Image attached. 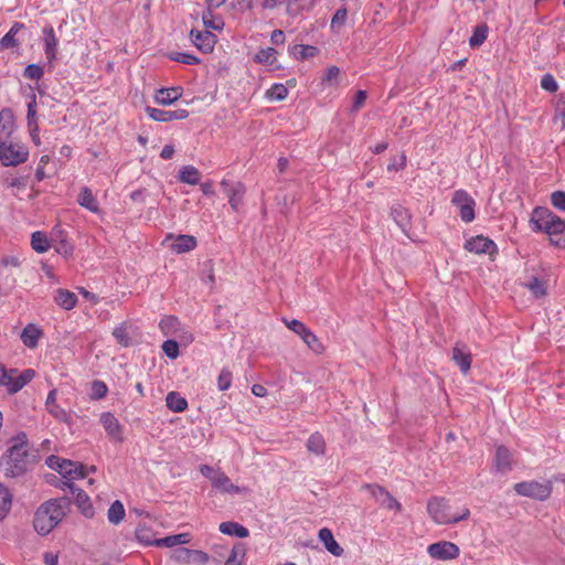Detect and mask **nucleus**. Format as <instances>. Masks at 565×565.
<instances>
[{
  "instance_id": "nucleus-12",
  "label": "nucleus",
  "mask_w": 565,
  "mask_h": 565,
  "mask_svg": "<svg viewBox=\"0 0 565 565\" xmlns=\"http://www.w3.org/2000/svg\"><path fill=\"white\" fill-rule=\"evenodd\" d=\"M465 249L470 253L487 254L490 256L498 253L497 244L483 235H477L467 239L465 242Z\"/></svg>"
},
{
  "instance_id": "nucleus-41",
  "label": "nucleus",
  "mask_w": 565,
  "mask_h": 565,
  "mask_svg": "<svg viewBox=\"0 0 565 565\" xmlns=\"http://www.w3.org/2000/svg\"><path fill=\"white\" fill-rule=\"evenodd\" d=\"M12 507V493L9 489L0 483V521L3 520Z\"/></svg>"
},
{
  "instance_id": "nucleus-61",
  "label": "nucleus",
  "mask_w": 565,
  "mask_h": 565,
  "mask_svg": "<svg viewBox=\"0 0 565 565\" xmlns=\"http://www.w3.org/2000/svg\"><path fill=\"white\" fill-rule=\"evenodd\" d=\"M347 17H348V11L345 8L338 9L331 20V28L332 29L341 28L344 24Z\"/></svg>"
},
{
  "instance_id": "nucleus-1",
  "label": "nucleus",
  "mask_w": 565,
  "mask_h": 565,
  "mask_svg": "<svg viewBox=\"0 0 565 565\" xmlns=\"http://www.w3.org/2000/svg\"><path fill=\"white\" fill-rule=\"evenodd\" d=\"M70 502L65 498L52 499L42 503L35 511L33 527L40 535H47L65 518Z\"/></svg>"
},
{
  "instance_id": "nucleus-34",
  "label": "nucleus",
  "mask_w": 565,
  "mask_h": 565,
  "mask_svg": "<svg viewBox=\"0 0 565 565\" xmlns=\"http://www.w3.org/2000/svg\"><path fill=\"white\" fill-rule=\"evenodd\" d=\"M24 29V24L20 22L13 23L10 30L2 36L0 40V45L3 49H12L19 45L15 36L17 34Z\"/></svg>"
},
{
  "instance_id": "nucleus-25",
  "label": "nucleus",
  "mask_w": 565,
  "mask_h": 565,
  "mask_svg": "<svg viewBox=\"0 0 565 565\" xmlns=\"http://www.w3.org/2000/svg\"><path fill=\"white\" fill-rule=\"evenodd\" d=\"M452 359L463 374H467L471 367V354L466 345L456 344L452 349Z\"/></svg>"
},
{
  "instance_id": "nucleus-58",
  "label": "nucleus",
  "mask_w": 565,
  "mask_h": 565,
  "mask_svg": "<svg viewBox=\"0 0 565 565\" xmlns=\"http://www.w3.org/2000/svg\"><path fill=\"white\" fill-rule=\"evenodd\" d=\"M541 87L548 93H555L558 84L552 74H545L541 78Z\"/></svg>"
},
{
  "instance_id": "nucleus-23",
  "label": "nucleus",
  "mask_w": 565,
  "mask_h": 565,
  "mask_svg": "<svg viewBox=\"0 0 565 565\" xmlns=\"http://www.w3.org/2000/svg\"><path fill=\"white\" fill-rule=\"evenodd\" d=\"M52 241L55 242V252L64 257L72 256L74 252L73 245L66 239L64 231L60 227H54L52 232Z\"/></svg>"
},
{
  "instance_id": "nucleus-38",
  "label": "nucleus",
  "mask_w": 565,
  "mask_h": 565,
  "mask_svg": "<svg viewBox=\"0 0 565 565\" xmlns=\"http://www.w3.org/2000/svg\"><path fill=\"white\" fill-rule=\"evenodd\" d=\"M391 215L394 222L401 227V230L406 233L409 225V213L402 205H394L392 207Z\"/></svg>"
},
{
  "instance_id": "nucleus-15",
  "label": "nucleus",
  "mask_w": 565,
  "mask_h": 565,
  "mask_svg": "<svg viewBox=\"0 0 565 565\" xmlns=\"http://www.w3.org/2000/svg\"><path fill=\"white\" fill-rule=\"evenodd\" d=\"M44 337L43 329L35 323H28L21 334L20 340L24 347L30 350L38 348L40 340Z\"/></svg>"
},
{
  "instance_id": "nucleus-13",
  "label": "nucleus",
  "mask_w": 565,
  "mask_h": 565,
  "mask_svg": "<svg viewBox=\"0 0 565 565\" xmlns=\"http://www.w3.org/2000/svg\"><path fill=\"white\" fill-rule=\"evenodd\" d=\"M221 186L228 196V203L234 211H237L242 205L243 198L245 194V186L241 182H230L228 180H222Z\"/></svg>"
},
{
  "instance_id": "nucleus-40",
  "label": "nucleus",
  "mask_w": 565,
  "mask_h": 565,
  "mask_svg": "<svg viewBox=\"0 0 565 565\" xmlns=\"http://www.w3.org/2000/svg\"><path fill=\"white\" fill-rule=\"evenodd\" d=\"M181 322L173 316H166L159 322V328L164 335H174L180 330Z\"/></svg>"
},
{
  "instance_id": "nucleus-14",
  "label": "nucleus",
  "mask_w": 565,
  "mask_h": 565,
  "mask_svg": "<svg viewBox=\"0 0 565 565\" xmlns=\"http://www.w3.org/2000/svg\"><path fill=\"white\" fill-rule=\"evenodd\" d=\"M190 36L193 44L203 53L212 52L216 43L215 34L209 30H191Z\"/></svg>"
},
{
  "instance_id": "nucleus-42",
  "label": "nucleus",
  "mask_w": 565,
  "mask_h": 565,
  "mask_svg": "<svg viewBox=\"0 0 565 565\" xmlns=\"http://www.w3.org/2000/svg\"><path fill=\"white\" fill-rule=\"evenodd\" d=\"M524 287L527 288L536 298H541L546 295V282L539 277H531L527 282H524Z\"/></svg>"
},
{
  "instance_id": "nucleus-26",
  "label": "nucleus",
  "mask_w": 565,
  "mask_h": 565,
  "mask_svg": "<svg viewBox=\"0 0 565 565\" xmlns=\"http://www.w3.org/2000/svg\"><path fill=\"white\" fill-rule=\"evenodd\" d=\"M57 392L55 388L51 390L47 394L45 406L47 412L57 420L66 422L68 419V415L64 408H62L57 403Z\"/></svg>"
},
{
  "instance_id": "nucleus-46",
  "label": "nucleus",
  "mask_w": 565,
  "mask_h": 565,
  "mask_svg": "<svg viewBox=\"0 0 565 565\" xmlns=\"http://www.w3.org/2000/svg\"><path fill=\"white\" fill-rule=\"evenodd\" d=\"M288 95V89L284 84L276 83L266 92V97L269 100H284Z\"/></svg>"
},
{
  "instance_id": "nucleus-31",
  "label": "nucleus",
  "mask_w": 565,
  "mask_h": 565,
  "mask_svg": "<svg viewBox=\"0 0 565 565\" xmlns=\"http://www.w3.org/2000/svg\"><path fill=\"white\" fill-rule=\"evenodd\" d=\"M54 301L63 309L71 310L77 303V297L67 289H57L54 295Z\"/></svg>"
},
{
  "instance_id": "nucleus-33",
  "label": "nucleus",
  "mask_w": 565,
  "mask_h": 565,
  "mask_svg": "<svg viewBox=\"0 0 565 565\" xmlns=\"http://www.w3.org/2000/svg\"><path fill=\"white\" fill-rule=\"evenodd\" d=\"M31 246L40 254L46 253L51 247V239L45 232L36 231L31 235Z\"/></svg>"
},
{
  "instance_id": "nucleus-27",
  "label": "nucleus",
  "mask_w": 565,
  "mask_h": 565,
  "mask_svg": "<svg viewBox=\"0 0 565 565\" xmlns=\"http://www.w3.org/2000/svg\"><path fill=\"white\" fill-rule=\"evenodd\" d=\"M182 95V88L180 86L160 88L156 92L154 100L159 105H171L178 100Z\"/></svg>"
},
{
  "instance_id": "nucleus-53",
  "label": "nucleus",
  "mask_w": 565,
  "mask_h": 565,
  "mask_svg": "<svg viewBox=\"0 0 565 565\" xmlns=\"http://www.w3.org/2000/svg\"><path fill=\"white\" fill-rule=\"evenodd\" d=\"M340 68L338 66H330L326 70V74L322 78L323 83L329 86H335L339 84Z\"/></svg>"
},
{
  "instance_id": "nucleus-10",
  "label": "nucleus",
  "mask_w": 565,
  "mask_h": 565,
  "mask_svg": "<svg viewBox=\"0 0 565 565\" xmlns=\"http://www.w3.org/2000/svg\"><path fill=\"white\" fill-rule=\"evenodd\" d=\"M451 202L459 210V216L465 223H471L475 217L476 202L465 190H457L454 193Z\"/></svg>"
},
{
  "instance_id": "nucleus-48",
  "label": "nucleus",
  "mask_w": 565,
  "mask_h": 565,
  "mask_svg": "<svg viewBox=\"0 0 565 565\" xmlns=\"http://www.w3.org/2000/svg\"><path fill=\"white\" fill-rule=\"evenodd\" d=\"M145 111L152 120L160 121V122L171 121V110H164V109L147 106L145 108Z\"/></svg>"
},
{
  "instance_id": "nucleus-55",
  "label": "nucleus",
  "mask_w": 565,
  "mask_h": 565,
  "mask_svg": "<svg viewBox=\"0 0 565 565\" xmlns=\"http://www.w3.org/2000/svg\"><path fill=\"white\" fill-rule=\"evenodd\" d=\"M108 387L107 385L99 380H96L92 383V398L93 399H102L107 395Z\"/></svg>"
},
{
  "instance_id": "nucleus-6",
  "label": "nucleus",
  "mask_w": 565,
  "mask_h": 565,
  "mask_svg": "<svg viewBox=\"0 0 565 565\" xmlns=\"http://www.w3.org/2000/svg\"><path fill=\"white\" fill-rule=\"evenodd\" d=\"M200 472L211 481L213 488L223 493L239 494L246 492V488L234 484L220 468L202 465Z\"/></svg>"
},
{
  "instance_id": "nucleus-45",
  "label": "nucleus",
  "mask_w": 565,
  "mask_h": 565,
  "mask_svg": "<svg viewBox=\"0 0 565 565\" xmlns=\"http://www.w3.org/2000/svg\"><path fill=\"white\" fill-rule=\"evenodd\" d=\"M246 551L242 544L233 546L230 556L225 561L224 565H243Z\"/></svg>"
},
{
  "instance_id": "nucleus-56",
  "label": "nucleus",
  "mask_w": 565,
  "mask_h": 565,
  "mask_svg": "<svg viewBox=\"0 0 565 565\" xmlns=\"http://www.w3.org/2000/svg\"><path fill=\"white\" fill-rule=\"evenodd\" d=\"M171 60L186 65H194L200 62V60L193 54L183 52L173 53L171 55Z\"/></svg>"
},
{
  "instance_id": "nucleus-4",
  "label": "nucleus",
  "mask_w": 565,
  "mask_h": 565,
  "mask_svg": "<svg viewBox=\"0 0 565 565\" xmlns=\"http://www.w3.org/2000/svg\"><path fill=\"white\" fill-rule=\"evenodd\" d=\"M427 513L430 519L439 525L456 524L470 515L467 507L460 513H451L449 501L443 497H431L427 502Z\"/></svg>"
},
{
  "instance_id": "nucleus-63",
  "label": "nucleus",
  "mask_w": 565,
  "mask_h": 565,
  "mask_svg": "<svg viewBox=\"0 0 565 565\" xmlns=\"http://www.w3.org/2000/svg\"><path fill=\"white\" fill-rule=\"evenodd\" d=\"M553 206L562 212H565V192L555 191L551 195Z\"/></svg>"
},
{
  "instance_id": "nucleus-19",
  "label": "nucleus",
  "mask_w": 565,
  "mask_h": 565,
  "mask_svg": "<svg viewBox=\"0 0 565 565\" xmlns=\"http://www.w3.org/2000/svg\"><path fill=\"white\" fill-rule=\"evenodd\" d=\"M68 489L75 495V504L81 513L85 518L92 519L95 515V509L89 497L82 489L75 487L74 484H68Z\"/></svg>"
},
{
  "instance_id": "nucleus-47",
  "label": "nucleus",
  "mask_w": 565,
  "mask_h": 565,
  "mask_svg": "<svg viewBox=\"0 0 565 565\" xmlns=\"http://www.w3.org/2000/svg\"><path fill=\"white\" fill-rule=\"evenodd\" d=\"M191 556H192V548L184 547L183 545L181 547H178L172 551L171 558L183 565L191 564Z\"/></svg>"
},
{
  "instance_id": "nucleus-60",
  "label": "nucleus",
  "mask_w": 565,
  "mask_h": 565,
  "mask_svg": "<svg viewBox=\"0 0 565 565\" xmlns=\"http://www.w3.org/2000/svg\"><path fill=\"white\" fill-rule=\"evenodd\" d=\"M45 462L49 468L57 471L61 475L63 469H65V465L63 463L66 462V459L52 455L46 458Z\"/></svg>"
},
{
  "instance_id": "nucleus-39",
  "label": "nucleus",
  "mask_w": 565,
  "mask_h": 565,
  "mask_svg": "<svg viewBox=\"0 0 565 565\" xmlns=\"http://www.w3.org/2000/svg\"><path fill=\"white\" fill-rule=\"evenodd\" d=\"M306 447L311 454L316 456H322L326 451L324 438L321 434L315 433L308 438Z\"/></svg>"
},
{
  "instance_id": "nucleus-16",
  "label": "nucleus",
  "mask_w": 565,
  "mask_h": 565,
  "mask_svg": "<svg viewBox=\"0 0 565 565\" xmlns=\"http://www.w3.org/2000/svg\"><path fill=\"white\" fill-rule=\"evenodd\" d=\"M366 489L370 491V494L375 499V501L382 507L388 510H401V504L394 499L388 491H386L383 487L380 486H366Z\"/></svg>"
},
{
  "instance_id": "nucleus-49",
  "label": "nucleus",
  "mask_w": 565,
  "mask_h": 565,
  "mask_svg": "<svg viewBox=\"0 0 565 565\" xmlns=\"http://www.w3.org/2000/svg\"><path fill=\"white\" fill-rule=\"evenodd\" d=\"M113 335L116 341L122 347H129L131 344V338L128 332V327L122 323L116 327L113 331Z\"/></svg>"
},
{
  "instance_id": "nucleus-36",
  "label": "nucleus",
  "mask_w": 565,
  "mask_h": 565,
  "mask_svg": "<svg viewBox=\"0 0 565 565\" xmlns=\"http://www.w3.org/2000/svg\"><path fill=\"white\" fill-rule=\"evenodd\" d=\"M201 173L193 166H184L179 171V180L182 183L195 185L200 182Z\"/></svg>"
},
{
  "instance_id": "nucleus-7",
  "label": "nucleus",
  "mask_w": 565,
  "mask_h": 565,
  "mask_svg": "<svg viewBox=\"0 0 565 565\" xmlns=\"http://www.w3.org/2000/svg\"><path fill=\"white\" fill-rule=\"evenodd\" d=\"M29 158V150L18 142L0 141V162L4 167H15L24 163Z\"/></svg>"
},
{
  "instance_id": "nucleus-8",
  "label": "nucleus",
  "mask_w": 565,
  "mask_h": 565,
  "mask_svg": "<svg viewBox=\"0 0 565 565\" xmlns=\"http://www.w3.org/2000/svg\"><path fill=\"white\" fill-rule=\"evenodd\" d=\"M284 322L289 330H291L294 333L301 338V340L308 345L310 350H312L316 353H321L323 351V345L318 339V337L310 329H308L300 320L284 319Z\"/></svg>"
},
{
  "instance_id": "nucleus-57",
  "label": "nucleus",
  "mask_w": 565,
  "mask_h": 565,
  "mask_svg": "<svg viewBox=\"0 0 565 565\" xmlns=\"http://www.w3.org/2000/svg\"><path fill=\"white\" fill-rule=\"evenodd\" d=\"M232 385V373L227 369H223L217 377V387L220 391H227Z\"/></svg>"
},
{
  "instance_id": "nucleus-18",
  "label": "nucleus",
  "mask_w": 565,
  "mask_h": 565,
  "mask_svg": "<svg viewBox=\"0 0 565 565\" xmlns=\"http://www.w3.org/2000/svg\"><path fill=\"white\" fill-rule=\"evenodd\" d=\"M172 239L171 250L177 254H183L193 250L198 246V241L192 235L180 234L177 236L168 235L166 241Z\"/></svg>"
},
{
  "instance_id": "nucleus-51",
  "label": "nucleus",
  "mask_w": 565,
  "mask_h": 565,
  "mask_svg": "<svg viewBox=\"0 0 565 565\" xmlns=\"http://www.w3.org/2000/svg\"><path fill=\"white\" fill-rule=\"evenodd\" d=\"M161 349L163 353L171 360H175L180 354L179 343L172 339L166 340L162 343Z\"/></svg>"
},
{
  "instance_id": "nucleus-2",
  "label": "nucleus",
  "mask_w": 565,
  "mask_h": 565,
  "mask_svg": "<svg viewBox=\"0 0 565 565\" xmlns=\"http://www.w3.org/2000/svg\"><path fill=\"white\" fill-rule=\"evenodd\" d=\"M28 437L19 433L9 440V449L0 459V466L6 477H18L26 470Z\"/></svg>"
},
{
  "instance_id": "nucleus-37",
  "label": "nucleus",
  "mask_w": 565,
  "mask_h": 565,
  "mask_svg": "<svg viewBox=\"0 0 565 565\" xmlns=\"http://www.w3.org/2000/svg\"><path fill=\"white\" fill-rule=\"evenodd\" d=\"M167 407L175 413H181L186 409L188 402L178 392H170L166 397Z\"/></svg>"
},
{
  "instance_id": "nucleus-11",
  "label": "nucleus",
  "mask_w": 565,
  "mask_h": 565,
  "mask_svg": "<svg viewBox=\"0 0 565 565\" xmlns=\"http://www.w3.org/2000/svg\"><path fill=\"white\" fill-rule=\"evenodd\" d=\"M428 555L437 561H450L459 556V547L448 541H440L428 545Z\"/></svg>"
},
{
  "instance_id": "nucleus-50",
  "label": "nucleus",
  "mask_w": 565,
  "mask_h": 565,
  "mask_svg": "<svg viewBox=\"0 0 565 565\" xmlns=\"http://www.w3.org/2000/svg\"><path fill=\"white\" fill-rule=\"evenodd\" d=\"M136 539L138 542L145 544V545H156V542L158 539H154V535L151 531V529L147 526H140L136 531Z\"/></svg>"
},
{
  "instance_id": "nucleus-28",
  "label": "nucleus",
  "mask_w": 565,
  "mask_h": 565,
  "mask_svg": "<svg viewBox=\"0 0 565 565\" xmlns=\"http://www.w3.org/2000/svg\"><path fill=\"white\" fill-rule=\"evenodd\" d=\"M191 541H192V535L190 533L184 532V533L168 535L166 537L158 539L156 542V546L169 547V548H172L175 546L181 547L182 545H186V544L191 543Z\"/></svg>"
},
{
  "instance_id": "nucleus-64",
  "label": "nucleus",
  "mask_w": 565,
  "mask_h": 565,
  "mask_svg": "<svg viewBox=\"0 0 565 565\" xmlns=\"http://www.w3.org/2000/svg\"><path fill=\"white\" fill-rule=\"evenodd\" d=\"M406 166V156L405 153H402L398 157H394L390 160V163L387 164L388 171H399L403 170Z\"/></svg>"
},
{
  "instance_id": "nucleus-5",
  "label": "nucleus",
  "mask_w": 565,
  "mask_h": 565,
  "mask_svg": "<svg viewBox=\"0 0 565 565\" xmlns=\"http://www.w3.org/2000/svg\"><path fill=\"white\" fill-rule=\"evenodd\" d=\"M35 376L32 369L20 372L17 369H7L0 364V386L6 388L9 394H15L21 391Z\"/></svg>"
},
{
  "instance_id": "nucleus-35",
  "label": "nucleus",
  "mask_w": 565,
  "mask_h": 565,
  "mask_svg": "<svg viewBox=\"0 0 565 565\" xmlns=\"http://www.w3.org/2000/svg\"><path fill=\"white\" fill-rule=\"evenodd\" d=\"M125 516H126V510H125L121 501H119V500L114 501L107 511V519H108L109 523H111L114 525H118L124 521Z\"/></svg>"
},
{
  "instance_id": "nucleus-62",
  "label": "nucleus",
  "mask_w": 565,
  "mask_h": 565,
  "mask_svg": "<svg viewBox=\"0 0 565 565\" xmlns=\"http://www.w3.org/2000/svg\"><path fill=\"white\" fill-rule=\"evenodd\" d=\"M210 555L201 550H192L191 564L207 565Z\"/></svg>"
},
{
  "instance_id": "nucleus-43",
  "label": "nucleus",
  "mask_w": 565,
  "mask_h": 565,
  "mask_svg": "<svg viewBox=\"0 0 565 565\" xmlns=\"http://www.w3.org/2000/svg\"><path fill=\"white\" fill-rule=\"evenodd\" d=\"M255 61L267 66H273L277 61V51L273 47L260 49L255 55Z\"/></svg>"
},
{
  "instance_id": "nucleus-54",
  "label": "nucleus",
  "mask_w": 565,
  "mask_h": 565,
  "mask_svg": "<svg viewBox=\"0 0 565 565\" xmlns=\"http://www.w3.org/2000/svg\"><path fill=\"white\" fill-rule=\"evenodd\" d=\"M4 184L10 189H25L26 177L22 175H8L4 178Z\"/></svg>"
},
{
  "instance_id": "nucleus-44",
  "label": "nucleus",
  "mask_w": 565,
  "mask_h": 565,
  "mask_svg": "<svg viewBox=\"0 0 565 565\" xmlns=\"http://www.w3.org/2000/svg\"><path fill=\"white\" fill-rule=\"evenodd\" d=\"M488 32H489V29H488L487 24H484V23L478 24L475 28L471 38L469 39L470 46L479 47L487 40Z\"/></svg>"
},
{
  "instance_id": "nucleus-29",
  "label": "nucleus",
  "mask_w": 565,
  "mask_h": 565,
  "mask_svg": "<svg viewBox=\"0 0 565 565\" xmlns=\"http://www.w3.org/2000/svg\"><path fill=\"white\" fill-rule=\"evenodd\" d=\"M319 540L323 543L324 548L334 556H341L343 548L334 540L331 530L323 527L319 531Z\"/></svg>"
},
{
  "instance_id": "nucleus-9",
  "label": "nucleus",
  "mask_w": 565,
  "mask_h": 565,
  "mask_svg": "<svg viewBox=\"0 0 565 565\" xmlns=\"http://www.w3.org/2000/svg\"><path fill=\"white\" fill-rule=\"evenodd\" d=\"M518 494L533 498L536 500H545L551 495L552 488L548 482L523 481L514 486Z\"/></svg>"
},
{
  "instance_id": "nucleus-32",
  "label": "nucleus",
  "mask_w": 565,
  "mask_h": 565,
  "mask_svg": "<svg viewBox=\"0 0 565 565\" xmlns=\"http://www.w3.org/2000/svg\"><path fill=\"white\" fill-rule=\"evenodd\" d=\"M218 529L220 532L225 535L236 536L239 539H245L249 534L248 530L245 526L232 521L222 522Z\"/></svg>"
},
{
  "instance_id": "nucleus-30",
  "label": "nucleus",
  "mask_w": 565,
  "mask_h": 565,
  "mask_svg": "<svg viewBox=\"0 0 565 565\" xmlns=\"http://www.w3.org/2000/svg\"><path fill=\"white\" fill-rule=\"evenodd\" d=\"M77 203L82 207L88 210L92 213H95V214L100 213V209H99L97 199L93 194L92 190L86 186L82 188V190L78 194V198H77Z\"/></svg>"
},
{
  "instance_id": "nucleus-3",
  "label": "nucleus",
  "mask_w": 565,
  "mask_h": 565,
  "mask_svg": "<svg viewBox=\"0 0 565 565\" xmlns=\"http://www.w3.org/2000/svg\"><path fill=\"white\" fill-rule=\"evenodd\" d=\"M533 230L550 236L552 245L565 248V221L546 207H536L531 218Z\"/></svg>"
},
{
  "instance_id": "nucleus-21",
  "label": "nucleus",
  "mask_w": 565,
  "mask_h": 565,
  "mask_svg": "<svg viewBox=\"0 0 565 565\" xmlns=\"http://www.w3.org/2000/svg\"><path fill=\"white\" fill-rule=\"evenodd\" d=\"M99 422L105 428L106 433L115 440H122V428L119 424L118 419L110 412L102 413L99 416Z\"/></svg>"
},
{
  "instance_id": "nucleus-24",
  "label": "nucleus",
  "mask_w": 565,
  "mask_h": 565,
  "mask_svg": "<svg viewBox=\"0 0 565 565\" xmlns=\"http://www.w3.org/2000/svg\"><path fill=\"white\" fill-rule=\"evenodd\" d=\"M15 129L13 111L10 108H3L0 111V141L7 140Z\"/></svg>"
},
{
  "instance_id": "nucleus-22",
  "label": "nucleus",
  "mask_w": 565,
  "mask_h": 565,
  "mask_svg": "<svg viewBox=\"0 0 565 565\" xmlns=\"http://www.w3.org/2000/svg\"><path fill=\"white\" fill-rule=\"evenodd\" d=\"M512 454L504 447L499 446L495 451L493 469L494 472L505 475L512 470Z\"/></svg>"
},
{
  "instance_id": "nucleus-52",
  "label": "nucleus",
  "mask_w": 565,
  "mask_h": 565,
  "mask_svg": "<svg viewBox=\"0 0 565 565\" xmlns=\"http://www.w3.org/2000/svg\"><path fill=\"white\" fill-rule=\"evenodd\" d=\"M28 126L29 128L34 127V130H38L36 127V97L33 94L30 98V102L28 103Z\"/></svg>"
},
{
  "instance_id": "nucleus-20",
  "label": "nucleus",
  "mask_w": 565,
  "mask_h": 565,
  "mask_svg": "<svg viewBox=\"0 0 565 565\" xmlns=\"http://www.w3.org/2000/svg\"><path fill=\"white\" fill-rule=\"evenodd\" d=\"M43 49L49 63H53L57 56L58 40L55 35L54 29L47 25L43 29Z\"/></svg>"
},
{
  "instance_id": "nucleus-59",
  "label": "nucleus",
  "mask_w": 565,
  "mask_h": 565,
  "mask_svg": "<svg viewBox=\"0 0 565 565\" xmlns=\"http://www.w3.org/2000/svg\"><path fill=\"white\" fill-rule=\"evenodd\" d=\"M44 74L42 66L30 64L24 68L23 75L29 79H40Z\"/></svg>"
},
{
  "instance_id": "nucleus-17",
  "label": "nucleus",
  "mask_w": 565,
  "mask_h": 565,
  "mask_svg": "<svg viewBox=\"0 0 565 565\" xmlns=\"http://www.w3.org/2000/svg\"><path fill=\"white\" fill-rule=\"evenodd\" d=\"M63 465H65V469L61 476L65 479L64 484L67 488L68 484H74L75 480L84 479L88 475V469L79 462L66 460Z\"/></svg>"
}]
</instances>
